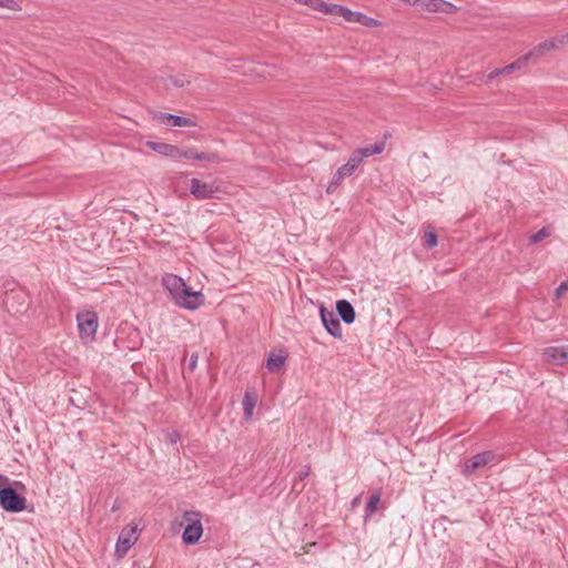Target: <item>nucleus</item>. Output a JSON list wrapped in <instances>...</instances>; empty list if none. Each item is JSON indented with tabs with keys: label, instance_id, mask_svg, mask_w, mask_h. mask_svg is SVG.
Segmentation results:
<instances>
[{
	"label": "nucleus",
	"instance_id": "nucleus-38",
	"mask_svg": "<svg viewBox=\"0 0 568 568\" xmlns=\"http://www.w3.org/2000/svg\"><path fill=\"white\" fill-rule=\"evenodd\" d=\"M361 504V495L359 496H356L353 500H352V506L353 507H356Z\"/></svg>",
	"mask_w": 568,
	"mask_h": 568
},
{
	"label": "nucleus",
	"instance_id": "nucleus-39",
	"mask_svg": "<svg viewBox=\"0 0 568 568\" xmlns=\"http://www.w3.org/2000/svg\"><path fill=\"white\" fill-rule=\"evenodd\" d=\"M400 2H404L406 4L413 6L416 3V0H399Z\"/></svg>",
	"mask_w": 568,
	"mask_h": 568
},
{
	"label": "nucleus",
	"instance_id": "nucleus-26",
	"mask_svg": "<svg viewBox=\"0 0 568 568\" xmlns=\"http://www.w3.org/2000/svg\"><path fill=\"white\" fill-rule=\"evenodd\" d=\"M179 159H187V160H199V151L194 148L180 149L179 148Z\"/></svg>",
	"mask_w": 568,
	"mask_h": 568
},
{
	"label": "nucleus",
	"instance_id": "nucleus-18",
	"mask_svg": "<svg viewBox=\"0 0 568 568\" xmlns=\"http://www.w3.org/2000/svg\"><path fill=\"white\" fill-rule=\"evenodd\" d=\"M257 403V395L253 389H246L243 397V412L246 420L251 419L253 416L254 408Z\"/></svg>",
	"mask_w": 568,
	"mask_h": 568
},
{
	"label": "nucleus",
	"instance_id": "nucleus-36",
	"mask_svg": "<svg viewBox=\"0 0 568 568\" xmlns=\"http://www.w3.org/2000/svg\"><path fill=\"white\" fill-rule=\"evenodd\" d=\"M568 290V280L562 282L559 287L556 290L557 294L559 295L562 291Z\"/></svg>",
	"mask_w": 568,
	"mask_h": 568
},
{
	"label": "nucleus",
	"instance_id": "nucleus-32",
	"mask_svg": "<svg viewBox=\"0 0 568 568\" xmlns=\"http://www.w3.org/2000/svg\"><path fill=\"white\" fill-rule=\"evenodd\" d=\"M14 0H0V8L14 9Z\"/></svg>",
	"mask_w": 568,
	"mask_h": 568
},
{
	"label": "nucleus",
	"instance_id": "nucleus-7",
	"mask_svg": "<svg viewBox=\"0 0 568 568\" xmlns=\"http://www.w3.org/2000/svg\"><path fill=\"white\" fill-rule=\"evenodd\" d=\"M497 455L493 450H485L466 459L462 466V473L465 476L473 475L477 469H480L491 463H495Z\"/></svg>",
	"mask_w": 568,
	"mask_h": 568
},
{
	"label": "nucleus",
	"instance_id": "nucleus-9",
	"mask_svg": "<svg viewBox=\"0 0 568 568\" xmlns=\"http://www.w3.org/2000/svg\"><path fill=\"white\" fill-rule=\"evenodd\" d=\"M320 316L322 324L327 331V333L333 337L341 339L343 336L342 326L339 320L335 316V314L322 305L320 307Z\"/></svg>",
	"mask_w": 568,
	"mask_h": 568
},
{
	"label": "nucleus",
	"instance_id": "nucleus-28",
	"mask_svg": "<svg viewBox=\"0 0 568 568\" xmlns=\"http://www.w3.org/2000/svg\"><path fill=\"white\" fill-rule=\"evenodd\" d=\"M301 3H304L314 10L321 11L322 8H324V1L323 0H298Z\"/></svg>",
	"mask_w": 568,
	"mask_h": 568
},
{
	"label": "nucleus",
	"instance_id": "nucleus-29",
	"mask_svg": "<svg viewBox=\"0 0 568 568\" xmlns=\"http://www.w3.org/2000/svg\"><path fill=\"white\" fill-rule=\"evenodd\" d=\"M554 42L556 43V48L561 49L568 45V32L561 36L554 37Z\"/></svg>",
	"mask_w": 568,
	"mask_h": 568
},
{
	"label": "nucleus",
	"instance_id": "nucleus-20",
	"mask_svg": "<svg viewBox=\"0 0 568 568\" xmlns=\"http://www.w3.org/2000/svg\"><path fill=\"white\" fill-rule=\"evenodd\" d=\"M456 10V6L446 0H428V12L453 13Z\"/></svg>",
	"mask_w": 568,
	"mask_h": 568
},
{
	"label": "nucleus",
	"instance_id": "nucleus-22",
	"mask_svg": "<svg viewBox=\"0 0 568 568\" xmlns=\"http://www.w3.org/2000/svg\"><path fill=\"white\" fill-rule=\"evenodd\" d=\"M286 355L271 353L266 359V368L270 372H275L284 366Z\"/></svg>",
	"mask_w": 568,
	"mask_h": 568
},
{
	"label": "nucleus",
	"instance_id": "nucleus-12",
	"mask_svg": "<svg viewBox=\"0 0 568 568\" xmlns=\"http://www.w3.org/2000/svg\"><path fill=\"white\" fill-rule=\"evenodd\" d=\"M153 119L160 123H164L170 126H195L196 125V123L194 121H192L190 118L171 114V113H164V112H156L153 115Z\"/></svg>",
	"mask_w": 568,
	"mask_h": 568
},
{
	"label": "nucleus",
	"instance_id": "nucleus-33",
	"mask_svg": "<svg viewBox=\"0 0 568 568\" xmlns=\"http://www.w3.org/2000/svg\"><path fill=\"white\" fill-rule=\"evenodd\" d=\"M310 471H311V467L310 466H306L304 470H302L300 474H298V479L301 481H303L304 479H306V477L310 475Z\"/></svg>",
	"mask_w": 568,
	"mask_h": 568
},
{
	"label": "nucleus",
	"instance_id": "nucleus-30",
	"mask_svg": "<svg viewBox=\"0 0 568 568\" xmlns=\"http://www.w3.org/2000/svg\"><path fill=\"white\" fill-rule=\"evenodd\" d=\"M415 8L423 11H428V0H416Z\"/></svg>",
	"mask_w": 568,
	"mask_h": 568
},
{
	"label": "nucleus",
	"instance_id": "nucleus-16",
	"mask_svg": "<svg viewBox=\"0 0 568 568\" xmlns=\"http://www.w3.org/2000/svg\"><path fill=\"white\" fill-rule=\"evenodd\" d=\"M336 312L344 323H354L356 313L353 305L347 300H339L336 302Z\"/></svg>",
	"mask_w": 568,
	"mask_h": 568
},
{
	"label": "nucleus",
	"instance_id": "nucleus-21",
	"mask_svg": "<svg viewBox=\"0 0 568 568\" xmlns=\"http://www.w3.org/2000/svg\"><path fill=\"white\" fill-rule=\"evenodd\" d=\"M379 501H381V493L378 490H374L371 494L369 499L364 509L365 519L369 518L376 511L377 505L379 504Z\"/></svg>",
	"mask_w": 568,
	"mask_h": 568
},
{
	"label": "nucleus",
	"instance_id": "nucleus-4",
	"mask_svg": "<svg viewBox=\"0 0 568 568\" xmlns=\"http://www.w3.org/2000/svg\"><path fill=\"white\" fill-rule=\"evenodd\" d=\"M3 305L9 313L19 315L28 310L30 305V296L22 288H11L4 293Z\"/></svg>",
	"mask_w": 568,
	"mask_h": 568
},
{
	"label": "nucleus",
	"instance_id": "nucleus-27",
	"mask_svg": "<svg viewBox=\"0 0 568 568\" xmlns=\"http://www.w3.org/2000/svg\"><path fill=\"white\" fill-rule=\"evenodd\" d=\"M438 239L437 234L433 231L426 232L424 235V246L427 248H432L437 245Z\"/></svg>",
	"mask_w": 568,
	"mask_h": 568
},
{
	"label": "nucleus",
	"instance_id": "nucleus-35",
	"mask_svg": "<svg viewBox=\"0 0 568 568\" xmlns=\"http://www.w3.org/2000/svg\"><path fill=\"white\" fill-rule=\"evenodd\" d=\"M170 80H171L172 84L176 88H182L184 85V81L179 78L171 77Z\"/></svg>",
	"mask_w": 568,
	"mask_h": 568
},
{
	"label": "nucleus",
	"instance_id": "nucleus-37",
	"mask_svg": "<svg viewBox=\"0 0 568 568\" xmlns=\"http://www.w3.org/2000/svg\"><path fill=\"white\" fill-rule=\"evenodd\" d=\"M119 508H120V501H119V499H115L111 507V511H116V510H119Z\"/></svg>",
	"mask_w": 568,
	"mask_h": 568
},
{
	"label": "nucleus",
	"instance_id": "nucleus-5",
	"mask_svg": "<svg viewBox=\"0 0 568 568\" xmlns=\"http://www.w3.org/2000/svg\"><path fill=\"white\" fill-rule=\"evenodd\" d=\"M77 322L80 338L85 342H92L95 338L98 329V315L93 311H83L77 314Z\"/></svg>",
	"mask_w": 568,
	"mask_h": 568
},
{
	"label": "nucleus",
	"instance_id": "nucleus-17",
	"mask_svg": "<svg viewBox=\"0 0 568 568\" xmlns=\"http://www.w3.org/2000/svg\"><path fill=\"white\" fill-rule=\"evenodd\" d=\"M345 12H346V17L344 20L347 22L361 23L362 26H365V27H375L379 23L377 20L369 18L358 11H352L351 9H348Z\"/></svg>",
	"mask_w": 568,
	"mask_h": 568
},
{
	"label": "nucleus",
	"instance_id": "nucleus-23",
	"mask_svg": "<svg viewBox=\"0 0 568 568\" xmlns=\"http://www.w3.org/2000/svg\"><path fill=\"white\" fill-rule=\"evenodd\" d=\"M348 8L339 6V4H327L324 2V8L321 9V12L325 14L343 17L345 19L346 12Z\"/></svg>",
	"mask_w": 568,
	"mask_h": 568
},
{
	"label": "nucleus",
	"instance_id": "nucleus-2",
	"mask_svg": "<svg viewBox=\"0 0 568 568\" xmlns=\"http://www.w3.org/2000/svg\"><path fill=\"white\" fill-rule=\"evenodd\" d=\"M8 481V477L0 475V506L8 513H20L26 509L27 499L11 485L3 486Z\"/></svg>",
	"mask_w": 568,
	"mask_h": 568
},
{
	"label": "nucleus",
	"instance_id": "nucleus-34",
	"mask_svg": "<svg viewBox=\"0 0 568 568\" xmlns=\"http://www.w3.org/2000/svg\"><path fill=\"white\" fill-rule=\"evenodd\" d=\"M168 438H169L170 443L174 444L179 440L180 435L178 432H172V433L168 434Z\"/></svg>",
	"mask_w": 568,
	"mask_h": 568
},
{
	"label": "nucleus",
	"instance_id": "nucleus-8",
	"mask_svg": "<svg viewBox=\"0 0 568 568\" xmlns=\"http://www.w3.org/2000/svg\"><path fill=\"white\" fill-rule=\"evenodd\" d=\"M205 302V297L201 291H194L192 287L187 286L182 291V293L178 296L174 303L187 311H195L201 307Z\"/></svg>",
	"mask_w": 568,
	"mask_h": 568
},
{
	"label": "nucleus",
	"instance_id": "nucleus-10",
	"mask_svg": "<svg viewBox=\"0 0 568 568\" xmlns=\"http://www.w3.org/2000/svg\"><path fill=\"white\" fill-rule=\"evenodd\" d=\"M542 356L545 362L552 365L568 364V345L546 347Z\"/></svg>",
	"mask_w": 568,
	"mask_h": 568
},
{
	"label": "nucleus",
	"instance_id": "nucleus-14",
	"mask_svg": "<svg viewBox=\"0 0 568 568\" xmlns=\"http://www.w3.org/2000/svg\"><path fill=\"white\" fill-rule=\"evenodd\" d=\"M528 61H529V55H523L506 67L494 69L491 72L488 73L487 79L489 82H491L494 79H496L499 75H508V74L513 73L514 71L519 70L523 67H525Z\"/></svg>",
	"mask_w": 568,
	"mask_h": 568
},
{
	"label": "nucleus",
	"instance_id": "nucleus-31",
	"mask_svg": "<svg viewBox=\"0 0 568 568\" xmlns=\"http://www.w3.org/2000/svg\"><path fill=\"white\" fill-rule=\"evenodd\" d=\"M197 354H192L189 361V369L193 372L196 368L197 365Z\"/></svg>",
	"mask_w": 568,
	"mask_h": 568
},
{
	"label": "nucleus",
	"instance_id": "nucleus-6",
	"mask_svg": "<svg viewBox=\"0 0 568 568\" xmlns=\"http://www.w3.org/2000/svg\"><path fill=\"white\" fill-rule=\"evenodd\" d=\"M190 193L199 201L220 199L222 190L215 183H206L199 179H191Z\"/></svg>",
	"mask_w": 568,
	"mask_h": 568
},
{
	"label": "nucleus",
	"instance_id": "nucleus-11",
	"mask_svg": "<svg viewBox=\"0 0 568 568\" xmlns=\"http://www.w3.org/2000/svg\"><path fill=\"white\" fill-rule=\"evenodd\" d=\"M162 285L169 292L171 300L173 302L186 287V283L184 282V280L175 274H165L162 277Z\"/></svg>",
	"mask_w": 568,
	"mask_h": 568
},
{
	"label": "nucleus",
	"instance_id": "nucleus-19",
	"mask_svg": "<svg viewBox=\"0 0 568 568\" xmlns=\"http://www.w3.org/2000/svg\"><path fill=\"white\" fill-rule=\"evenodd\" d=\"M550 50H557L554 39H549V40L540 42L532 50H530L526 55H529V60H531V59L536 60V59L541 58L545 54V52L550 51Z\"/></svg>",
	"mask_w": 568,
	"mask_h": 568
},
{
	"label": "nucleus",
	"instance_id": "nucleus-3",
	"mask_svg": "<svg viewBox=\"0 0 568 568\" xmlns=\"http://www.w3.org/2000/svg\"><path fill=\"white\" fill-rule=\"evenodd\" d=\"M181 525L184 527L182 541L185 545H195L203 535L202 514L197 510L183 513Z\"/></svg>",
	"mask_w": 568,
	"mask_h": 568
},
{
	"label": "nucleus",
	"instance_id": "nucleus-13",
	"mask_svg": "<svg viewBox=\"0 0 568 568\" xmlns=\"http://www.w3.org/2000/svg\"><path fill=\"white\" fill-rule=\"evenodd\" d=\"M138 540L136 530L131 529V531L123 530L116 541L115 545V555L119 558H122L126 555L129 549L134 545Z\"/></svg>",
	"mask_w": 568,
	"mask_h": 568
},
{
	"label": "nucleus",
	"instance_id": "nucleus-1",
	"mask_svg": "<svg viewBox=\"0 0 568 568\" xmlns=\"http://www.w3.org/2000/svg\"><path fill=\"white\" fill-rule=\"evenodd\" d=\"M385 149L384 142H378L372 145L356 149L349 156L348 161L337 169L334 173L332 181L327 185L326 192L328 194L334 193L337 187L342 184L344 179L354 174L357 168L362 164L365 158L371 155L381 154Z\"/></svg>",
	"mask_w": 568,
	"mask_h": 568
},
{
	"label": "nucleus",
	"instance_id": "nucleus-24",
	"mask_svg": "<svg viewBox=\"0 0 568 568\" xmlns=\"http://www.w3.org/2000/svg\"><path fill=\"white\" fill-rule=\"evenodd\" d=\"M197 161L220 163L223 161V158L217 152H200Z\"/></svg>",
	"mask_w": 568,
	"mask_h": 568
},
{
	"label": "nucleus",
	"instance_id": "nucleus-15",
	"mask_svg": "<svg viewBox=\"0 0 568 568\" xmlns=\"http://www.w3.org/2000/svg\"><path fill=\"white\" fill-rule=\"evenodd\" d=\"M146 146L161 155H164V156H168L171 159H179L180 153H179V146H176V145L168 144L164 142L149 141V142H146Z\"/></svg>",
	"mask_w": 568,
	"mask_h": 568
},
{
	"label": "nucleus",
	"instance_id": "nucleus-25",
	"mask_svg": "<svg viewBox=\"0 0 568 568\" xmlns=\"http://www.w3.org/2000/svg\"><path fill=\"white\" fill-rule=\"evenodd\" d=\"M550 236V230L546 226L541 227L538 232L529 236V243L536 244Z\"/></svg>",
	"mask_w": 568,
	"mask_h": 568
}]
</instances>
